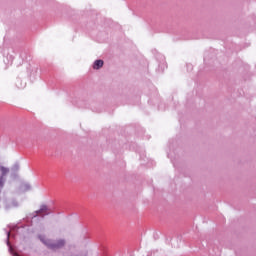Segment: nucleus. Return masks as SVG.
Segmentation results:
<instances>
[{
	"mask_svg": "<svg viewBox=\"0 0 256 256\" xmlns=\"http://www.w3.org/2000/svg\"><path fill=\"white\" fill-rule=\"evenodd\" d=\"M39 239L42 243L48 247V249H52V251H57L59 249H63L65 245H67V240L65 238H59L55 241L47 239L45 236H39Z\"/></svg>",
	"mask_w": 256,
	"mask_h": 256,
	"instance_id": "nucleus-1",
	"label": "nucleus"
},
{
	"mask_svg": "<svg viewBox=\"0 0 256 256\" xmlns=\"http://www.w3.org/2000/svg\"><path fill=\"white\" fill-rule=\"evenodd\" d=\"M37 215H41V217H44V215H49V208L47 206H42L39 211H37Z\"/></svg>",
	"mask_w": 256,
	"mask_h": 256,
	"instance_id": "nucleus-2",
	"label": "nucleus"
},
{
	"mask_svg": "<svg viewBox=\"0 0 256 256\" xmlns=\"http://www.w3.org/2000/svg\"><path fill=\"white\" fill-rule=\"evenodd\" d=\"M0 171H1V176L0 178H2V181H5V176L8 175L9 173V168L1 166L0 167Z\"/></svg>",
	"mask_w": 256,
	"mask_h": 256,
	"instance_id": "nucleus-3",
	"label": "nucleus"
},
{
	"mask_svg": "<svg viewBox=\"0 0 256 256\" xmlns=\"http://www.w3.org/2000/svg\"><path fill=\"white\" fill-rule=\"evenodd\" d=\"M103 67V60H96L93 65V69H101Z\"/></svg>",
	"mask_w": 256,
	"mask_h": 256,
	"instance_id": "nucleus-4",
	"label": "nucleus"
},
{
	"mask_svg": "<svg viewBox=\"0 0 256 256\" xmlns=\"http://www.w3.org/2000/svg\"><path fill=\"white\" fill-rule=\"evenodd\" d=\"M3 185H5V182H4L3 178H0V188L3 187Z\"/></svg>",
	"mask_w": 256,
	"mask_h": 256,
	"instance_id": "nucleus-5",
	"label": "nucleus"
}]
</instances>
